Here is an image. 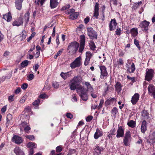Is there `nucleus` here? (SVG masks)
<instances>
[{
	"instance_id": "f257e3e1",
	"label": "nucleus",
	"mask_w": 155,
	"mask_h": 155,
	"mask_svg": "<svg viewBox=\"0 0 155 155\" xmlns=\"http://www.w3.org/2000/svg\"><path fill=\"white\" fill-rule=\"evenodd\" d=\"M81 78L80 76H77L74 77L71 80L69 85L71 90H74L78 86L81 81Z\"/></svg>"
},
{
	"instance_id": "f03ea898",
	"label": "nucleus",
	"mask_w": 155,
	"mask_h": 155,
	"mask_svg": "<svg viewBox=\"0 0 155 155\" xmlns=\"http://www.w3.org/2000/svg\"><path fill=\"white\" fill-rule=\"evenodd\" d=\"M79 44L76 41H73L70 43L68 48V50L70 52H75L78 50Z\"/></svg>"
},
{
	"instance_id": "7ed1b4c3",
	"label": "nucleus",
	"mask_w": 155,
	"mask_h": 155,
	"mask_svg": "<svg viewBox=\"0 0 155 155\" xmlns=\"http://www.w3.org/2000/svg\"><path fill=\"white\" fill-rule=\"evenodd\" d=\"M77 90L78 92L80 94V96L83 100L86 101L87 100V95L85 89L83 87L80 86L77 88Z\"/></svg>"
},
{
	"instance_id": "20e7f679",
	"label": "nucleus",
	"mask_w": 155,
	"mask_h": 155,
	"mask_svg": "<svg viewBox=\"0 0 155 155\" xmlns=\"http://www.w3.org/2000/svg\"><path fill=\"white\" fill-rule=\"evenodd\" d=\"M81 57L79 56L70 64V66L72 69H74L76 67H79L81 64Z\"/></svg>"
},
{
	"instance_id": "39448f33",
	"label": "nucleus",
	"mask_w": 155,
	"mask_h": 155,
	"mask_svg": "<svg viewBox=\"0 0 155 155\" xmlns=\"http://www.w3.org/2000/svg\"><path fill=\"white\" fill-rule=\"evenodd\" d=\"M145 76V80L148 81L151 80L153 77L154 71L152 69H147Z\"/></svg>"
},
{
	"instance_id": "423d86ee",
	"label": "nucleus",
	"mask_w": 155,
	"mask_h": 155,
	"mask_svg": "<svg viewBox=\"0 0 155 155\" xmlns=\"http://www.w3.org/2000/svg\"><path fill=\"white\" fill-rule=\"evenodd\" d=\"M87 35L91 39H96L97 38V34L96 32L94 30L93 28H88L87 30Z\"/></svg>"
},
{
	"instance_id": "0eeeda50",
	"label": "nucleus",
	"mask_w": 155,
	"mask_h": 155,
	"mask_svg": "<svg viewBox=\"0 0 155 155\" xmlns=\"http://www.w3.org/2000/svg\"><path fill=\"white\" fill-rule=\"evenodd\" d=\"M131 140V135L129 131H127L125 134L123 142L124 145L126 146L130 145L129 142Z\"/></svg>"
},
{
	"instance_id": "6e6552de",
	"label": "nucleus",
	"mask_w": 155,
	"mask_h": 155,
	"mask_svg": "<svg viewBox=\"0 0 155 155\" xmlns=\"http://www.w3.org/2000/svg\"><path fill=\"white\" fill-rule=\"evenodd\" d=\"M149 24L150 22L144 20L141 22L140 26L141 28L142 31H146L148 30Z\"/></svg>"
},
{
	"instance_id": "1a4fd4ad",
	"label": "nucleus",
	"mask_w": 155,
	"mask_h": 155,
	"mask_svg": "<svg viewBox=\"0 0 155 155\" xmlns=\"http://www.w3.org/2000/svg\"><path fill=\"white\" fill-rule=\"evenodd\" d=\"M149 94L155 98V86L152 84H150L148 87Z\"/></svg>"
},
{
	"instance_id": "9d476101",
	"label": "nucleus",
	"mask_w": 155,
	"mask_h": 155,
	"mask_svg": "<svg viewBox=\"0 0 155 155\" xmlns=\"http://www.w3.org/2000/svg\"><path fill=\"white\" fill-rule=\"evenodd\" d=\"M80 44L79 49V52L80 53H82L84 48L85 39L84 35H81L80 36Z\"/></svg>"
},
{
	"instance_id": "9b49d317",
	"label": "nucleus",
	"mask_w": 155,
	"mask_h": 155,
	"mask_svg": "<svg viewBox=\"0 0 155 155\" xmlns=\"http://www.w3.org/2000/svg\"><path fill=\"white\" fill-rule=\"evenodd\" d=\"M100 68L101 71L100 77L101 78H104V77L107 76V74L106 68L104 66H101L100 67Z\"/></svg>"
},
{
	"instance_id": "f8f14e48",
	"label": "nucleus",
	"mask_w": 155,
	"mask_h": 155,
	"mask_svg": "<svg viewBox=\"0 0 155 155\" xmlns=\"http://www.w3.org/2000/svg\"><path fill=\"white\" fill-rule=\"evenodd\" d=\"M139 94L137 93H135L132 97L131 102L133 105L136 104L139 100Z\"/></svg>"
},
{
	"instance_id": "ddd939ff",
	"label": "nucleus",
	"mask_w": 155,
	"mask_h": 155,
	"mask_svg": "<svg viewBox=\"0 0 155 155\" xmlns=\"http://www.w3.org/2000/svg\"><path fill=\"white\" fill-rule=\"evenodd\" d=\"M92 56V54L89 51L87 52L86 53V59L84 62V64L86 66L88 64Z\"/></svg>"
},
{
	"instance_id": "4468645a",
	"label": "nucleus",
	"mask_w": 155,
	"mask_h": 155,
	"mask_svg": "<svg viewBox=\"0 0 155 155\" xmlns=\"http://www.w3.org/2000/svg\"><path fill=\"white\" fill-rule=\"evenodd\" d=\"M117 24L116 22L115 19H112L109 25V30L110 31L114 30Z\"/></svg>"
},
{
	"instance_id": "2eb2a0df",
	"label": "nucleus",
	"mask_w": 155,
	"mask_h": 155,
	"mask_svg": "<svg viewBox=\"0 0 155 155\" xmlns=\"http://www.w3.org/2000/svg\"><path fill=\"white\" fill-rule=\"evenodd\" d=\"M12 140L13 142H15V143L18 144H20L23 142L22 138L16 135H15L12 137Z\"/></svg>"
},
{
	"instance_id": "dca6fc26",
	"label": "nucleus",
	"mask_w": 155,
	"mask_h": 155,
	"mask_svg": "<svg viewBox=\"0 0 155 155\" xmlns=\"http://www.w3.org/2000/svg\"><path fill=\"white\" fill-rule=\"evenodd\" d=\"M124 129L121 126L119 127L117 131V138L122 137L124 136Z\"/></svg>"
},
{
	"instance_id": "f3484780",
	"label": "nucleus",
	"mask_w": 155,
	"mask_h": 155,
	"mask_svg": "<svg viewBox=\"0 0 155 155\" xmlns=\"http://www.w3.org/2000/svg\"><path fill=\"white\" fill-rule=\"evenodd\" d=\"M23 0H16L15 2V5L17 9L19 10L21 9Z\"/></svg>"
},
{
	"instance_id": "a211bd4d",
	"label": "nucleus",
	"mask_w": 155,
	"mask_h": 155,
	"mask_svg": "<svg viewBox=\"0 0 155 155\" xmlns=\"http://www.w3.org/2000/svg\"><path fill=\"white\" fill-rule=\"evenodd\" d=\"M147 123L145 120L143 121L142 123L141 127V132L143 133H144L147 130Z\"/></svg>"
},
{
	"instance_id": "6ab92c4d",
	"label": "nucleus",
	"mask_w": 155,
	"mask_h": 155,
	"mask_svg": "<svg viewBox=\"0 0 155 155\" xmlns=\"http://www.w3.org/2000/svg\"><path fill=\"white\" fill-rule=\"evenodd\" d=\"M14 152L16 155H24V152L18 147H16L14 150Z\"/></svg>"
},
{
	"instance_id": "aec40b11",
	"label": "nucleus",
	"mask_w": 155,
	"mask_h": 155,
	"mask_svg": "<svg viewBox=\"0 0 155 155\" xmlns=\"http://www.w3.org/2000/svg\"><path fill=\"white\" fill-rule=\"evenodd\" d=\"M98 5H99L97 3H96L94 8V16L96 18H97V17L99 15Z\"/></svg>"
},
{
	"instance_id": "412c9836",
	"label": "nucleus",
	"mask_w": 155,
	"mask_h": 155,
	"mask_svg": "<svg viewBox=\"0 0 155 155\" xmlns=\"http://www.w3.org/2000/svg\"><path fill=\"white\" fill-rule=\"evenodd\" d=\"M3 18L7 22L10 21L12 19V17L11 13L9 12L7 14L3 15Z\"/></svg>"
},
{
	"instance_id": "4be33fe9",
	"label": "nucleus",
	"mask_w": 155,
	"mask_h": 155,
	"mask_svg": "<svg viewBox=\"0 0 155 155\" xmlns=\"http://www.w3.org/2000/svg\"><path fill=\"white\" fill-rule=\"evenodd\" d=\"M103 148L102 147H100L97 145L95 147L94 149L95 154L99 155L100 154L101 151H103Z\"/></svg>"
},
{
	"instance_id": "5701e85b",
	"label": "nucleus",
	"mask_w": 155,
	"mask_h": 155,
	"mask_svg": "<svg viewBox=\"0 0 155 155\" xmlns=\"http://www.w3.org/2000/svg\"><path fill=\"white\" fill-rule=\"evenodd\" d=\"M23 23V22L22 19L20 18L18 20L14 21L12 25L13 26H18L22 25Z\"/></svg>"
},
{
	"instance_id": "b1692460",
	"label": "nucleus",
	"mask_w": 155,
	"mask_h": 155,
	"mask_svg": "<svg viewBox=\"0 0 155 155\" xmlns=\"http://www.w3.org/2000/svg\"><path fill=\"white\" fill-rule=\"evenodd\" d=\"M102 132L98 129H97L94 135V138L95 139H98L100 137L102 136Z\"/></svg>"
},
{
	"instance_id": "393cba45",
	"label": "nucleus",
	"mask_w": 155,
	"mask_h": 155,
	"mask_svg": "<svg viewBox=\"0 0 155 155\" xmlns=\"http://www.w3.org/2000/svg\"><path fill=\"white\" fill-rule=\"evenodd\" d=\"M58 2L57 0H50V5L51 8H54L58 5Z\"/></svg>"
},
{
	"instance_id": "a878e982",
	"label": "nucleus",
	"mask_w": 155,
	"mask_h": 155,
	"mask_svg": "<svg viewBox=\"0 0 155 155\" xmlns=\"http://www.w3.org/2000/svg\"><path fill=\"white\" fill-rule=\"evenodd\" d=\"M71 75V74L69 72H68L67 73L62 72L60 74V75L61 77L64 79H65L69 77Z\"/></svg>"
},
{
	"instance_id": "bb28decb",
	"label": "nucleus",
	"mask_w": 155,
	"mask_h": 155,
	"mask_svg": "<svg viewBox=\"0 0 155 155\" xmlns=\"http://www.w3.org/2000/svg\"><path fill=\"white\" fill-rule=\"evenodd\" d=\"M127 71L129 72L133 73L135 70V67L134 63L132 62L130 67H127Z\"/></svg>"
},
{
	"instance_id": "cd10ccee",
	"label": "nucleus",
	"mask_w": 155,
	"mask_h": 155,
	"mask_svg": "<svg viewBox=\"0 0 155 155\" xmlns=\"http://www.w3.org/2000/svg\"><path fill=\"white\" fill-rule=\"evenodd\" d=\"M85 85L87 87V90L88 91H94L93 88L92 87L89 83L88 82H86L85 83Z\"/></svg>"
},
{
	"instance_id": "c85d7f7f",
	"label": "nucleus",
	"mask_w": 155,
	"mask_h": 155,
	"mask_svg": "<svg viewBox=\"0 0 155 155\" xmlns=\"http://www.w3.org/2000/svg\"><path fill=\"white\" fill-rule=\"evenodd\" d=\"M130 31L132 35L134 37L136 36L138 34L137 29L135 28H132Z\"/></svg>"
},
{
	"instance_id": "c756f323",
	"label": "nucleus",
	"mask_w": 155,
	"mask_h": 155,
	"mask_svg": "<svg viewBox=\"0 0 155 155\" xmlns=\"http://www.w3.org/2000/svg\"><path fill=\"white\" fill-rule=\"evenodd\" d=\"M142 116L144 119H148L149 117V114L147 111L145 110H143L142 111Z\"/></svg>"
},
{
	"instance_id": "7c9ffc66",
	"label": "nucleus",
	"mask_w": 155,
	"mask_h": 155,
	"mask_svg": "<svg viewBox=\"0 0 155 155\" xmlns=\"http://www.w3.org/2000/svg\"><path fill=\"white\" fill-rule=\"evenodd\" d=\"M127 125L131 128H134L136 126V122L133 120H130L128 122Z\"/></svg>"
},
{
	"instance_id": "2f4dec72",
	"label": "nucleus",
	"mask_w": 155,
	"mask_h": 155,
	"mask_svg": "<svg viewBox=\"0 0 155 155\" xmlns=\"http://www.w3.org/2000/svg\"><path fill=\"white\" fill-rule=\"evenodd\" d=\"M116 90L118 92H120L121 90L122 87L120 83L117 82L115 86Z\"/></svg>"
},
{
	"instance_id": "473e14b6",
	"label": "nucleus",
	"mask_w": 155,
	"mask_h": 155,
	"mask_svg": "<svg viewBox=\"0 0 155 155\" xmlns=\"http://www.w3.org/2000/svg\"><path fill=\"white\" fill-rule=\"evenodd\" d=\"M78 15V12H75L71 14L69 16V18L70 19L74 20L76 19Z\"/></svg>"
},
{
	"instance_id": "72a5a7b5",
	"label": "nucleus",
	"mask_w": 155,
	"mask_h": 155,
	"mask_svg": "<svg viewBox=\"0 0 155 155\" xmlns=\"http://www.w3.org/2000/svg\"><path fill=\"white\" fill-rule=\"evenodd\" d=\"M150 139L152 143H155V132H153L150 134Z\"/></svg>"
},
{
	"instance_id": "f704fd0d",
	"label": "nucleus",
	"mask_w": 155,
	"mask_h": 155,
	"mask_svg": "<svg viewBox=\"0 0 155 155\" xmlns=\"http://www.w3.org/2000/svg\"><path fill=\"white\" fill-rule=\"evenodd\" d=\"M29 13L27 12L25 15L24 19L25 20L26 24H27L29 21Z\"/></svg>"
},
{
	"instance_id": "c9c22d12",
	"label": "nucleus",
	"mask_w": 155,
	"mask_h": 155,
	"mask_svg": "<svg viewBox=\"0 0 155 155\" xmlns=\"http://www.w3.org/2000/svg\"><path fill=\"white\" fill-rule=\"evenodd\" d=\"M89 44L91 49L92 50H94L96 48V46L94 42L92 41H90Z\"/></svg>"
},
{
	"instance_id": "e433bc0d",
	"label": "nucleus",
	"mask_w": 155,
	"mask_h": 155,
	"mask_svg": "<svg viewBox=\"0 0 155 155\" xmlns=\"http://www.w3.org/2000/svg\"><path fill=\"white\" fill-rule=\"evenodd\" d=\"M27 147L28 148H36L37 147V145L35 143L30 142L28 143Z\"/></svg>"
},
{
	"instance_id": "4c0bfd02",
	"label": "nucleus",
	"mask_w": 155,
	"mask_h": 155,
	"mask_svg": "<svg viewBox=\"0 0 155 155\" xmlns=\"http://www.w3.org/2000/svg\"><path fill=\"white\" fill-rule=\"evenodd\" d=\"M26 37V33L25 31H22V34L20 36V39L21 40H23L25 39Z\"/></svg>"
},
{
	"instance_id": "58836bf2",
	"label": "nucleus",
	"mask_w": 155,
	"mask_h": 155,
	"mask_svg": "<svg viewBox=\"0 0 155 155\" xmlns=\"http://www.w3.org/2000/svg\"><path fill=\"white\" fill-rule=\"evenodd\" d=\"M28 63V61L27 60H25L22 62L21 63V65L22 67H25L27 66Z\"/></svg>"
},
{
	"instance_id": "ea45409f",
	"label": "nucleus",
	"mask_w": 155,
	"mask_h": 155,
	"mask_svg": "<svg viewBox=\"0 0 155 155\" xmlns=\"http://www.w3.org/2000/svg\"><path fill=\"white\" fill-rule=\"evenodd\" d=\"M118 111V110L117 108L114 107L111 111V113L113 116H115Z\"/></svg>"
},
{
	"instance_id": "a19ab883",
	"label": "nucleus",
	"mask_w": 155,
	"mask_h": 155,
	"mask_svg": "<svg viewBox=\"0 0 155 155\" xmlns=\"http://www.w3.org/2000/svg\"><path fill=\"white\" fill-rule=\"evenodd\" d=\"M107 101H108L109 102V104H113L114 102L115 103L116 102V100L115 98H110L108 99L107 100Z\"/></svg>"
},
{
	"instance_id": "79ce46f5",
	"label": "nucleus",
	"mask_w": 155,
	"mask_h": 155,
	"mask_svg": "<svg viewBox=\"0 0 155 155\" xmlns=\"http://www.w3.org/2000/svg\"><path fill=\"white\" fill-rule=\"evenodd\" d=\"M52 86L55 88L57 89L59 87V84L57 82H55L53 83Z\"/></svg>"
},
{
	"instance_id": "37998d69",
	"label": "nucleus",
	"mask_w": 155,
	"mask_h": 155,
	"mask_svg": "<svg viewBox=\"0 0 155 155\" xmlns=\"http://www.w3.org/2000/svg\"><path fill=\"white\" fill-rule=\"evenodd\" d=\"M134 43L136 46L140 50V47L139 46L138 41L135 39L134 40Z\"/></svg>"
},
{
	"instance_id": "c03bdc74",
	"label": "nucleus",
	"mask_w": 155,
	"mask_h": 155,
	"mask_svg": "<svg viewBox=\"0 0 155 155\" xmlns=\"http://www.w3.org/2000/svg\"><path fill=\"white\" fill-rule=\"evenodd\" d=\"M75 10L74 9H70L66 11V13L68 14H70L73 13L74 12Z\"/></svg>"
},
{
	"instance_id": "a18cd8bd",
	"label": "nucleus",
	"mask_w": 155,
	"mask_h": 155,
	"mask_svg": "<svg viewBox=\"0 0 155 155\" xmlns=\"http://www.w3.org/2000/svg\"><path fill=\"white\" fill-rule=\"evenodd\" d=\"M12 118V115L10 114H8L7 116V122H8V121H10Z\"/></svg>"
},
{
	"instance_id": "49530a36",
	"label": "nucleus",
	"mask_w": 155,
	"mask_h": 155,
	"mask_svg": "<svg viewBox=\"0 0 155 155\" xmlns=\"http://www.w3.org/2000/svg\"><path fill=\"white\" fill-rule=\"evenodd\" d=\"M26 97L25 96H23L20 99L19 102L20 103L22 104L24 103L26 100Z\"/></svg>"
},
{
	"instance_id": "de8ad7c7",
	"label": "nucleus",
	"mask_w": 155,
	"mask_h": 155,
	"mask_svg": "<svg viewBox=\"0 0 155 155\" xmlns=\"http://www.w3.org/2000/svg\"><path fill=\"white\" fill-rule=\"evenodd\" d=\"M14 95H12L9 96L8 98V100L9 102L11 103L14 100Z\"/></svg>"
},
{
	"instance_id": "09e8293b",
	"label": "nucleus",
	"mask_w": 155,
	"mask_h": 155,
	"mask_svg": "<svg viewBox=\"0 0 155 155\" xmlns=\"http://www.w3.org/2000/svg\"><path fill=\"white\" fill-rule=\"evenodd\" d=\"M121 30L120 28H117V29L116 31V34L118 35H120L121 34Z\"/></svg>"
},
{
	"instance_id": "8fccbe9b",
	"label": "nucleus",
	"mask_w": 155,
	"mask_h": 155,
	"mask_svg": "<svg viewBox=\"0 0 155 155\" xmlns=\"http://www.w3.org/2000/svg\"><path fill=\"white\" fill-rule=\"evenodd\" d=\"M104 100L103 99H101L100 100V104L99 105V106L98 107V109H100L101 108V107L102 106V105L104 103Z\"/></svg>"
},
{
	"instance_id": "3c124183",
	"label": "nucleus",
	"mask_w": 155,
	"mask_h": 155,
	"mask_svg": "<svg viewBox=\"0 0 155 155\" xmlns=\"http://www.w3.org/2000/svg\"><path fill=\"white\" fill-rule=\"evenodd\" d=\"M116 131V130L114 128H113L111 129V130L110 131V134L108 136V137H110V134H111L112 135H115V133Z\"/></svg>"
},
{
	"instance_id": "603ef678",
	"label": "nucleus",
	"mask_w": 155,
	"mask_h": 155,
	"mask_svg": "<svg viewBox=\"0 0 155 155\" xmlns=\"http://www.w3.org/2000/svg\"><path fill=\"white\" fill-rule=\"evenodd\" d=\"M94 91L91 92V91H89L90 92V94L91 96V97H93V98H96L97 97V95L96 94H95L93 92Z\"/></svg>"
},
{
	"instance_id": "864d4df0",
	"label": "nucleus",
	"mask_w": 155,
	"mask_h": 155,
	"mask_svg": "<svg viewBox=\"0 0 155 155\" xmlns=\"http://www.w3.org/2000/svg\"><path fill=\"white\" fill-rule=\"evenodd\" d=\"M56 150L57 152L59 153L62 150V148L61 146H58L56 148Z\"/></svg>"
},
{
	"instance_id": "5fc2aeb1",
	"label": "nucleus",
	"mask_w": 155,
	"mask_h": 155,
	"mask_svg": "<svg viewBox=\"0 0 155 155\" xmlns=\"http://www.w3.org/2000/svg\"><path fill=\"white\" fill-rule=\"evenodd\" d=\"M25 137L31 140H34L35 139L33 135H26Z\"/></svg>"
},
{
	"instance_id": "6e6d98bb",
	"label": "nucleus",
	"mask_w": 155,
	"mask_h": 155,
	"mask_svg": "<svg viewBox=\"0 0 155 155\" xmlns=\"http://www.w3.org/2000/svg\"><path fill=\"white\" fill-rule=\"evenodd\" d=\"M66 116L67 118L70 119H72L73 117V115L70 113H66Z\"/></svg>"
},
{
	"instance_id": "4d7b16f0",
	"label": "nucleus",
	"mask_w": 155,
	"mask_h": 155,
	"mask_svg": "<svg viewBox=\"0 0 155 155\" xmlns=\"http://www.w3.org/2000/svg\"><path fill=\"white\" fill-rule=\"evenodd\" d=\"M28 86V85L27 84L24 83L21 86V88L23 90L26 89Z\"/></svg>"
},
{
	"instance_id": "13d9d810",
	"label": "nucleus",
	"mask_w": 155,
	"mask_h": 155,
	"mask_svg": "<svg viewBox=\"0 0 155 155\" xmlns=\"http://www.w3.org/2000/svg\"><path fill=\"white\" fill-rule=\"evenodd\" d=\"M35 35V33H32L31 36L27 39V41H29L34 37Z\"/></svg>"
},
{
	"instance_id": "bf43d9fd",
	"label": "nucleus",
	"mask_w": 155,
	"mask_h": 155,
	"mask_svg": "<svg viewBox=\"0 0 155 155\" xmlns=\"http://www.w3.org/2000/svg\"><path fill=\"white\" fill-rule=\"evenodd\" d=\"M30 127L29 126L28 124L27 126L25 127L24 128V130L26 132H28V131L30 130Z\"/></svg>"
},
{
	"instance_id": "052dcab7",
	"label": "nucleus",
	"mask_w": 155,
	"mask_h": 155,
	"mask_svg": "<svg viewBox=\"0 0 155 155\" xmlns=\"http://www.w3.org/2000/svg\"><path fill=\"white\" fill-rule=\"evenodd\" d=\"M76 152V150L75 149H71L70 150L68 153V155H71V154L74 153Z\"/></svg>"
},
{
	"instance_id": "680f3d73",
	"label": "nucleus",
	"mask_w": 155,
	"mask_h": 155,
	"mask_svg": "<svg viewBox=\"0 0 155 155\" xmlns=\"http://www.w3.org/2000/svg\"><path fill=\"white\" fill-rule=\"evenodd\" d=\"M93 117L92 116H88L87 117L86 120L87 122H90L93 119Z\"/></svg>"
},
{
	"instance_id": "e2e57ef3",
	"label": "nucleus",
	"mask_w": 155,
	"mask_h": 155,
	"mask_svg": "<svg viewBox=\"0 0 155 155\" xmlns=\"http://www.w3.org/2000/svg\"><path fill=\"white\" fill-rule=\"evenodd\" d=\"M40 102V100L39 99H37L36 100H35L33 103V105L35 106V105H38V104Z\"/></svg>"
},
{
	"instance_id": "0e129e2a",
	"label": "nucleus",
	"mask_w": 155,
	"mask_h": 155,
	"mask_svg": "<svg viewBox=\"0 0 155 155\" xmlns=\"http://www.w3.org/2000/svg\"><path fill=\"white\" fill-rule=\"evenodd\" d=\"M28 125V124L26 122H23L21 123V126L22 127L24 128H25V127H26Z\"/></svg>"
},
{
	"instance_id": "69168bd1",
	"label": "nucleus",
	"mask_w": 155,
	"mask_h": 155,
	"mask_svg": "<svg viewBox=\"0 0 155 155\" xmlns=\"http://www.w3.org/2000/svg\"><path fill=\"white\" fill-rule=\"evenodd\" d=\"M39 97L41 98H48V97L46 94H44L40 95L39 96Z\"/></svg>"
},
{
	"instance_id": "338daca9",
	"label": "nucleus",
	"mask_w": 155,
	"mask_h": 155,
	"mask_svg": "<svg viewBox=\"0 0 155 155\" xmlns=\"http://www.w3.org/2000/svg\"><path fill=\"white\" fill-rule=\"evenodd\" d=\"M20 91L21 89L20 87H17V88L15 90V93L16 94H18L20 92Z\"/></svg>"
},
{
	"instance_id": "774afa93",
	"label": "nucleus",
	"mask_w": 155,
	"mask_h": 155,
	"mask_svg": "<svg viewBox=\"0 0 155 155\" xmlns=\"http://www.w3.org/2000/svg\"><path fill=\"white\" fill-rule=\"evenodd\" d=\"M28 77L29 78L28 80H31L34 78V75L33 74H31L29 75Z\"/></svg>"
}]
</instances>
